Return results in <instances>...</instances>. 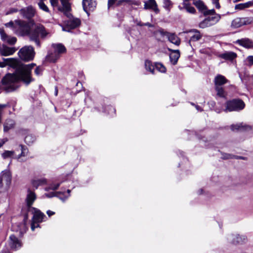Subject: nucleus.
<instances>
[{"mask_svg": "<svg viewBox=\"0 0 253 253\" xmlns=\"http://www.w3.org/2000/svg\"><path fill=\"white\" fill-rule=\"evenodd\" d=\"M16 71L13 73H8L2 78L1 83L3 88L6 92H11L16 89L18 87V83L21 82L26 85H28L34 81L32 77L31 71L36 66V64H23L17 59Z\"/></svg>", "mask_w": 253, "mask_h": 253, "instance_id": "nucleus-1", "label": "nucleus"}, {"mask_svg": "<svg viewBox=\"0 0 253 253\" xmlns=\"http://www.w3.org/2000/svg\"><path fill=\"white\" fill-rule=\"evenodd\" d=\"M4 26L10 28L16 35L20 36L28 35L30 27L28 23L21 20L10 21L4 24Z\"/></svg>", "mask_w": 253, "mask_h": 253, "instance_id": "nucleus-2", "label": "nucleus"}, {"mask_svg": "<svg viewBox=\"0 0 253 253\" xmlns=\"http://www.w3.org/2000/svg\"><path fill=\"white\" fill-rule=\"evenodd\" d=\"M47 34L48 33L43 26L37 24L32 29L30 28L29 33L27 36H29L31 41L34 42L37 47H40L41 46L40 39H44Z\"/></svg>", "mask_w": 253, "mask_h": 253, "instance_id": "nucleus-3", "label": "nucleus"}, {"mask_svg": "<svg viewBox=\"0 0 253 253\" xmlns=\"http://www.w3.org/2000/svg\"><path fill=\"white\" fill-rule=\"evenodd\" d=\"M245 107L244 102L240 99H233L227 101L225 103V112H239L242 110Z\"/></svg>", "mask_w": 253, "mask_h": 253, "instance_id": "nucleus-4", "label": "nucleus"}, {"mask_svg": "<svg viewBox=\"0 0 253 253\" xmlns=\"http://www.w3.org/2000/svg\"><path fill=\"white\" fill-rule=\"evenodd\" d=\"M18 54L22 60L28 62L33 60L35 52L33 46H25L20 49Z\"/></svg>", "mask_w": 253, "mask_h": 253, "instance_id": "nucleus-5", "label": "nucleus"}, {"mask_svg": "<svg viewBox=\"0 0 253 253\" xmlns=\"http://www.w3.org/2000/svg\"><path fill=\"white\" fill-rule=\"evenodd\" d=\"M27 212H31L33 214L32 222L31 223V229L32 231H34L36 228L39 226L38 223L42 222L44 217H45L46 216L40 210L35 208H31V211Z\"/></svg>", "mask_w": 253, "mask_h": 253, "instance_id": "nucleus-6", "label": "nucleus"}, {"mask_svg": "<svg viewBox=\"0 0 253 253\" xmlns=\"http://www.w3.org/2000/svg\"><path fill=\"white\" fill-rule=\"evenodd\" d=\"M68 18V20L65 21L64 24L62 26V30L64 31L71 32L72 30L80 26L81 21L79 18L74 17L72 14Z\"/></svg>", "mask_w": 253, "mask_h": 253, "instance_id": "nucleus-7", "label": "nucleus"}, {"mask_svg": "<svg viewBox=\"0 0 253 253\" xmlns=\"http://www.w3.org/2000/svg\"><path fill=\"white\" fill-rule=\"evenodd\" d=\"M52 46L55 49V52L54 53H51L47 56L46 58L50 62H55L60 57V54L65 52L66 49L61 43L53 44Z\"/></svg>", "mask_w": 253, "mask_h": 253, "instance_id": "nucleus-8", "label": "nucleus"}, {"mask_svg": "<svg viewBox=\"0 0 253 253\" xmlns=\"http://www.w3.org/2000/svg\"><path fill=\"white\" fill-rule=\"evenodd\" d=\"M220 14H216L214 16H209L201 21L199 25L200 28L204 29L212 26L216 24L220 19Z\"/></svg>", "mask_w": 253, "mask_h": 253, "instance_id": "nucleus-9", "label": "nucleus"}, {"mask_svg": "<svg viewBox=\"0 0 253 253\" xmlns=\"http://www.w3.org/2000/svg\"><path fill=\"white\" fill-rule=\"evenodd\" d=\"M253 23V17H238L234 19L231 24L232 27L237 28L243 25H249Z\"/></svg>", "mask_w": 253, "mask_h": 253, "instance_id": "nucleus-10", "label": "nucleus"}, {"mask_svg": "<svg viewBox=\"0 0 253 253\" xmlns=\"http://www.w3.org/2000/svg\"><path fill=\"white\" fill-rule=\"evenodd\" d=\"M227 239L230 243L234 245L242 244L247 241V238L246 236L240 235L239 234H229L228 235Z\"/></svg>", "mask_w": 253, "mask_h": 253, "instance_id": "nucleus-11", "label": "nucleus"}, {"mask_svg": "<svg viewBox=\"0 0 253 253\" xmlns=\"http://www.w3.org/2000/svg\"><path fill=\"white\" fill-rule=\"evenodd\" d=\"M96 2L95 0H83V7L84 10L88 16L89 12L93 11L96 8Z\"/></svg>", "mask_w": 253, "mask_h": 253, "instance_id": "nucleus-12", "label": "nucleus"}, {"mask_svg": "<svg viewBox=\"0 0 253 253\" xmlns=\"http://www.w3.org/2000/svg\"><path fill=\"white\" fill-rule=\"evenodd\" d=\"M71 190L68 189L67 191V195L65 192H56L45 193V196L47 198H52L54 196L58 197L60 200L65 201L70 196Z\"/></svg>", "mask_w": 253, "mask_h": 253, "instance_id": "nucleus-13", "label": "nucleus"}, {"mask_svg": "<svg viewBox=\"0 0 253 253\" xmlns=\"http://www.w3.org/2000/svg\"><path fill=\"white\" fill-rule=\"evenodd\" d=\"M2 61L0 62V67L3 68L6 66H8L15 70L16 71V65L17 63V59L13 58H2Z\"/></svg>", "mask_w": 253, "mask_h": 253, "instance_id": "nucleus-14", "label": "nucleus"}, {"mask_svg": "<svg viewBox=\"0 0 253 253\" xmlns=\"http://www.w3.org/2000/svg\"><path fill=\"white\" fill-rule=\"evenodd\" d=\"M69 0H60L62 5L59 6L58 9L59 11L63 12L67 17H69L71 15L70 13L71 5L69 2Z\"/></svg>", "mask_w": 253, "mask_h": 253, "instance_id": "nucleus-15", "label": "nucleus"}, {"mask_svg": "<svg viewBox=\"0 0 253 253\" xmlns=\"http://www.w3.org/2000/svg\"><path fill=\"white\" fill-rule=\"evenodd\" d=\"M36 199V195L35 193L29 189L28 190V193L27 195V197L26 198V203L27 206V211H31V208H34L32 207L33 203Z\"/></svg>", "mask_w": 253, "mask_h": 253, "instance_id": "nucleus-16", "label": "nucleus"}, {"mask_svg": "<svg viewBox=\"0 0 253 253\" xmlns=\"http://www.w3.org/2000/svg\"><path fill=\"white\" fill-rule=\"evenodd\" d=\"M19 11L23 18L28 19L32 18L35 14V9L31 6L22 8Z\"/></svg>", "mask_w": 253, "mask_h": 253, "instance_id": "nucleus-17", "label": "nucleus"}, {"mask_svg": "<svg viewBox=\"0 0 253 253\" xmlns=\"http://www.w3.org/2000/svg\"><path fill=\"white\" fill-rule=\"evenodd\" d=\"M9 244L11 249L15 251L18 250L22 246L21 242L14 235L10 236Z\"/></svg>", "mask_w": 253, "mask_h": 253, "instance_id": "nucleus-18", "label": "nucleus"}, {"mask_svg": "<svg viewBox=\"0 0 253 253\" xmlns=\"http://www.w3.org/2000/svg\"><path fill=\"white\" fill-rule=\"evenodd\" d=\"M0 176L2 178V181L5 183L7 188H9L11 182V173L9 170L6 169L2 171Z\"/></svg>", "mask_w": 253, "mask_h": 253, "instance_id": "nucleus-19", "label": "nucleus"}, {"mask_svg": "<svg viewBox=\"0 0 253 253\" xmlns=\"http://www.w3.org/2000/svg\"><path fill=\"white\" fill-rule=\"evenodd\" d=\"M0 35L1 40L9 44H14L17 41V39L15 37L7 35L2 30H0Z\"/></svg>", "mask_w": 253, "mask_h": 253, "instance_id": "nucleus-20", "label": "nucleus"}, {"mask_svg": "<svg viewBox=\"0 0 253 253\" xmlns=\"http://www.w3.org/2000/svg\"><path fill=\"white\" fill-rule=\"evenodd\" d=\"M16 49L14 47H10L5 45L0 46V54L1 56H9L12 55Z\"/></svg>", "mask_w": 253, "mask_h": 253, "instance_id": "nucleus-21", "label": "nucleus"}, {"mask_svg": "<svg viewBox=\"0 0 253 253\" xmlns=\"http://www.w3.org/2000/svg\"><path fill=\"white\" fill-rule=\"evenodd\" d=\"M169 50L171 51L169 54L170 61L173 65H176L180 57V51L179 50H173L169 48Z\"/></svg>", "mask_w": 253, "mask_h": 253, "instance_id": "nucleus-22", "label": "nucleus"}, {"mask_svg": "<svg viewBox=\"0 0 253 253\" xmlns=\"http://www.w3.org/2000/svg\"><path fill=\"white\" fill-rule=\"evenodd\" d=\"M236 43L247 48H253V42L248 38L238 40Z\"/></svg>", "mask_w": 253, "mask_h": 253, "instance_id": "nucleus-23", "label": "nucleus"}, {"mask_svg": "<svg viewBox=\"0 0 253 253\" xmlns=\"http://www.w3.org/2000/svg\"><path fill=\"white\" fill-rule=\"evenodd\" d=\"M144 8L145 9H152L156 13H158L160 11L159 9L158 8V5L156 3V1H145L144 2Z\"/></svg>", "mask_w": 253, "mask_h": 253, "instance_id": "nucleus-24", "label": "nucleus"}, {"mask_svg": "<svg viewBox=\"0 0 253 253\" xmlns=\"http://www.w3.org/2000/svg\"><path fill=\"white\" fill-rule=\"evenodd\" d=\"M219 57L225 60L232 61L237 57V54L232 51H225L219 54Z\"/></svg>", "mask_w": 253, "mask_h": 253, "instance_id": "nucleus-25", "label": "nucleus"}, {"mask_svg": "<svg viewBox=\"0 0 253 253\" xmlns=\"http://www.w3.org/2000/svg\"><path fill=\"white\" fill-rule=\"evenodd\" d=\"M228 82V80L225 77L221 75H217L214 80L215 86H222Z\"/></svg>", "mask_w": 253, "mask_h": 253, "instance_id": "nucleus-26", "label": "nucleus"}, {"mask_svg": "<svg viewBox=\"0 0 253 253\" xmlns=\"http://www.w3.org/2000/svg\"><path fill=\"white\" fill-rule=\"evenodd\" d=\"M193 4L198 9L199 11L204 14V12L207 9V6L203 1L201 0H194Z\"/></svg>", "mask_w": 253, "mask_h": 253, "instance_id": "nucleus-27", "label": "nucleus"}, {"mask_svg": "<svg viewBox=\"0 0 253 253\" xmlns=\"http://www.w3.org/2000/svg\"><path fill=\"white\" fill-rule=\"evenodd\" d=\"M252 6H253V1H249L245 3L236 4L235 6V9L237 10H242Z\"/></svg>", "mask_w": 253, "mask_h": 253, "instance_id": "nucleus-28", "label": "nucleus"}, {"mask_svg": "<svg viewBox=\"0 0 253 253\" xmlns=\"http://www.w3.org/2000/svg\"><path fill=\"white\" fill-rule=\"evenodd\" d=\"M168 40L171 43L176 45H179L180 43V39L175 34L170 33L168 38Z\"/></svg>", "mask_w": 253, "mask_h": 253, "instance_id": "nucleus-29", "label": "nucleus"}, {"mask_svg": "<svg viewBox=\"0 0 253 253\" xmlns=\"http://www.w3.org/2000/svg\"><path fill=\"white\" fill-rule=\"evenodd\" d=\"M191 32H194V34L190 38V42H196L200 40L202 37V35L200 34L199 31L196 29H193L191 31Z\"/></svg>", "mask_w": 253, "mask_h": 253, "instance_id": "nucleus-30", "label": "nucleus"}, {"mask_svg": "<svg viewBox=\"0 0 253 253\" xmlns=\"http://www.w3.org/2000/svg\"><path fill=\"white\" fill-rule=\"evenodd\" d=\"M14 125V122L13 120L11 119H7L6 120L4 124L3 130L4 131L6 132L8 131L10 129L12 128Z\"/></svg>", "mask_w": 253, "mask_h": 253, "instance_id": "nucleus-31", "label": "nucleus"}, {"mask_svg": "<svg viewBox=\"0 0 253 253\" xmlns=\"http://www.w3.org/2000/svg\"><path fill=\"white\" fill-rule=\"evenodd\" d=\"M145 66L146 70L149 71L152 74H154L155 64L153 65L150 60H146L145 62Z\"/></svg>", "mask_w": 253, "mask_h": 253, "instance_id": "nucleus-32", "label": "nucleus"}, {"mask_svg": "<svg viewBox=\"0 0 253 253\" xmlns=\"http://www.w3.org/2000/svg\"><path fill=\"white\" fill-rule=\"evenodd\" d=\"M215 89L218 96L220 97H225L226 93L222 86H215Z\"/></svg>", "mask_w": 253, "mask_h": 253, "instance_id": "nucleus-33", "label": "nucleus"}, {"mask_svg": "<svg viewBox=\"0 0 253 253\" xmlns=\"http://www.w3.org/2000/svg\"><path fill=\"white\" fill-rule=\"evenodd\" d=\"M183 5V8L185 9L188 12L192 14H194L196 12V9L195 8L191 6L190 4L184 2Z\"/></svg>", "mask_w": 253, "mask_h": 253, "instance_id": "nucleus-34", "label": "nucleus"}, {"mask_svg": "<svg viewBox=\"0 0 253 253\" xmlns=\"http://www.w3.org/2000/svg\"><path fill=\"white\" fill-rule=\"evenodd\" d=\"M35 140L36 137L31 134L27 135L25 138V143L29 145L32 144Z\"/></svg>", "mask_w": 253, "mask_h": 253, "instance_id": "nucleus-35", "label": "nucleus"}, {"mask_svg": "<svg viewBox=\"0 0 253 253\" xmlns=\"http://www.w3.org/2000/svg\"><path fill=\"white\" fill-rule=\"evenodd\" d=\"M155 68L162 73H165L166 72V67L161 63H155Z\"/></svg>", "mask_w": 253, "mask_h": 253, "instance_id": "nucleus-36", "label": "nucleus"}, {"mask_svg": "<svg viewBox=\"0 0 253 253\" xmlns=\"http://www.w3.org/2000/svg\"><path fill=\"white\" fill-rule=\"evenodd\" d=\"M14 154V151H5L2 154V157L3 159L11 158Z\"/></svg>", "mask_w": 253, "mask_h": 253, "instance_id": "nucleus-37", "label": "nucleus"}, {"mask_svg": "<svg viewBox=\"0 0 253 253\" xmlns=\"http://www.w3.org/2000/svg\"><path fill=\"white\" fill-rule=\"evenodd\" d=\"M244 126L242 124H237L235 125H232L230 126V128L232 130H238L244 129Z\"/></svg>", "mask_w": 253, "mask_h": 253, "instance_id": "nucleus-38", "label": "nucleus"}, {"mask_svg": "<svg viewBox=\"0 0 253 253\" xmlns=\"http://www.w3.org/2000/svg\"><path fill=\"white\" fill-rule=\"evenodd\" d=\"M164 7L168 10H169L172 5V3L170 1V0H164Z\"/></svg>", "mask_w": 253, "mask_h": 253, "instance_id": "nucleus-39", "label": "nucleus"}, {"mask_svg": "<svg viewBox=\"0 0 253 253\" xmlns=\"http://www.w3.org/2000/svg\"><path fill=\"white\" fill-rule=\"evenodd\" d=\"M60 185V183H52L50 184L49 186L45 188V190L48 191L49 189L55 190L58 188L59 186Z\"/></svg>", "mask_w": 253, "mask_h": 253, "instance_id": "nucleus-40", "label": "nucleus"}, {"mask_svg": "<svg viewBox=\"0 0 253 253\" xmlns=\"http://www.w3.org/2000/svg\"><path fill=\"white\" fill-rule=\"evenodd\" d=\"M204 16H207V15H211V16H214L216 14H218L215 12V11L214 9H212L211 10H208L207 8L206 9L205 11L204 12Z\"/></svg>", "mask_w": 253, "mask_h": 253, "instance_id": "nucleus-41", "label": "nucleus"}, {"mask_svg": "<svg viewBox=\"0 0 253 253\" xmlns=\"http://www.w3.org/2000/svg\"><path fill=\"white\" fill-rule=\"evenodd\" d=\"M44 181V180L42 179L35 180L32 181V185L37 189L39 186L42 185Z\"/></svg>", "mask_w": 253, "mask_h": 253, "instance_id": "nucleus-42", "label": "nucleus"}, {"mask_svg": "<svg viewBox=\"0 0 253 253\" xmlns=\"http://www.w3.org/2000/svg\"><path fill=\"white\" fill-rule=\"evenodd\" d=\"M38 5H39L40 8L41 9H42V10H43L45 12L49 11L48 8L47 7V6L44 4V3L43 1H40L38 3Z\"/></svg>", "mask_w": 253, "mask_h": 253, "instance_id": "nucleus-43", "label": "nucleus"}, {"mask_svg": "<svg viewBox=\"0 0 253 253\" xmlns=\"http://www.w3.org/2000/svg\"><path fill=\"white\" fill-rule=\"evenodd\" d=\"M118 0H108L107 7L108 9L114 8V5Z\"/></svg>", "mask_w": 253, "mask_h": 253, "instance_id": "nucleus-44", "label": "nucleus"}, {"mask_svg": "<svg viewBox=\"0 0 253 253\" xmlns=\"http://www.w3.org/2000/svg\"><path fill=\"white\" fill-rule=\"evenodd\" d=\"M123 2H126V3H129V4H135L136 5H138V4L136 2H132L130 0H119L118 1V3H117V5H119Z\"/></svg>", "mask_w": 253, "mask_h": 253, "instance_id": "nucleus-45", "label": "nucleus"}, {"mask_svg": "<svg viewBox=\"0 0 253 253\" xmlns=\"http://www.w3.org/2000/svg\"><path fill=\"white\" fill-rule=\"evenodd\" d=\"M221 155H222L221 158L222 159H224V160L233 159V157H234V156H233V155H232L230 154H228V153H224L221 152Z\"/></svg>", "mask_w": 253, "mask_h": 253, "instance_id": "nucleus-46", "label": "nucleus"}, {"mask_svg": "<svg viewBox=\"0 0 253 253\" xmlns=\"http://www.w3.org/2000/svg\"><path fill=\"white\" fill-rule=\"evenodd\" d=\"M43 71V68L41 66H38L35 70V74L37 76H41L42 75Z\"/></svg>", "mask_w": 253, "mask_h": 253, "instance_id": "nucleus-47", "label": "nucleus"}, {"mask_svg": "<svg viewBox=\"0 0 253 253\" xmlns=\"http://www.w3.org/2000/svg\"><path fill=\"white\" fill-rule=\"evenodd\" d=\"M19 11L17 8L14 7H11L8 9L5 13V15L11 14L14 13H16Z\"/></svg>", "mask_w": 253, "mask_h": 253, "instance_id": "nucleus-48", "label": "nucleus"}, {"mask_svg": "<svg viewBox=\"0 0 253 253\" xmlns=\"http://www.w3.org/2000/svg\"><path fill=\"white\" fill-rule=\"evenodd\" d=\"M19 147L21 150V152H24V154L27 156V153H28V149L27 147L26 146L23 145L22 144H20L19 145Z\"/></svg>", "mask_w": 253, "mask_h": 253, "instance_id": "nucleus-49", "label": "nucleus"}, {"mask_svg": "<svg viewBox=\"0 0 253 253\" xmlns=\"http://www.w3.org/2000/svg\"><path fill=\"white\" fill-rule=\"evenodd\" d=\"M158 32L161 34L162 36H166L167 38L170 35V33L165 31L163 29H160L158 30Z\"/></svg>", "mask_w": 253, "mask_h": 253, "instance_id": "nucleus-50", "label": "nucleus"}, {"mask_svg": "<svg viewBox=\"0 0 253 253\" xmlns=\"http://www.w3.org/2000/svg\"><path fill=\"white\" fill-rule=\"evenodd\" d=\"M212 3L215 5L216 8L219 9L220 7L219 0H212Z\"/></svg>", "mask_w": 253, "mask_h": 253, "instance_id": "nucleus-51", "label": "nucleus"}, {"mask_svg": "<svg viewBox=\"0 0 253 253\" xmlns=\"http://www.w3.org/2000/svg\"><path fill=\"white\" fill-rule=\"evenodd\" d=\"M247 59L250 65H253V56H249Z\"/></svg>", "mask_w": 253, "mask_h": 253, "instance_id": "nucleus-52", "label": "nucleus"}, {"mask_svg": "<svg viewBox=\"0 0 253 253\" xmlns=\"http://www.w3.org/2000/svg\"><path fill=\"white\" fill-rule=\"evenodd\" d=\"M50 1L52 6H55L57 4L58 0H50Z\"/></svg>", "mask_w": 253, "mask_h": 253, "instance_id": "nucleus-53", "label": "nucleus"}, {"mask_svg": "<svg viewBox=\"0 0 253 253\" xmlns=\"http://www.w3.org/2000/svg\"><path fill=\"white\" fill-rule=\"evenodd\" d=\"M46 213L49 216H51V215L54 214L55 212L50 210H48L46 211Z\"/></svg>", "mask_w": 253, "mask_h": 253, "instance_id": "nucleus-54", "label": "nucleus"}, {"mask_svg": "<svg viewBox=\"0 0 253 253\" xmlns=\"http://www.w3.org/2000/svg\"><path fill=\"white\" fill-rule=\"evenodd\" d=\"M135 22L136 23L137 25H138V26H143V24L144 23H142L141 21H138V20H136L135 21Z\"/></svg>", "mask_w": 253, "mask_h": 253, "instance_id": "nucleus-55", "label": "nucleus"}, {"mask_svg": "<svg viewBox=\"0 0 253 253\" xmlns=\"http://www.w3.org/2000/svg\"><path fill=\"white\" fill-rule=\"evenodd\" d=\"M233 156H234V157H233V158H235L236 159H243V160L245 159V158L242 156H236V155H233Z\"/></svg>", "mask_w": 253, "mask_h": 253, "instance_id": "nucleus-56", "label": "nucleus"}, {"mask_svg": "<svg viewBox=\"0 0 253 253\" xmlns=\"http://www.w3.org/2000/svg\"><path fill=\"white\" fill-rule=\"evenodd\" d=\"M26 155L24 154V152H21V154L18 155V156H17V159H20L21 157H25L26 156Z\"/></svg>", "mask_w": 253, "mask_h": 253, "instance_id": "nucleus-57", "label": "nucleus"}, {"mask_svg": "<svg viewBox=\"0 0 253 253\" xmlns=\"http://www.w3.org/2000/svg\"><path fill=\"white\" fill-rule=\"evenodd\" d=\"M143 26H147L149 27H153V25L149 22L144 23Z\"/></svg>", "mask_w": 253, "mask_h": 253, "instance_id": "nucleus-58", "label": "nucleus"}, {"mask_svg": "<svg viewBox=\"0 0 253 253\" xmlns=\"http://www.w3.org/2000/svg\"><path fill=\"white\" fill-rule=\"evenodd\" d=\"M5 142L3 139L0 140V148L4 144Z\"/></svg>", "mask_w": 253, "mask_h": 253, "instance_id": "nucleus-59", "label": "nucleus"}, {"mask_svg": "<svg viewBox=\"0 0 253 253\" xmlns=\"http://www.w3.org/2000/svg\"><path fill=\"white\" fill-rule=\"evenodd\" d=\"M54 94L55 96H57L58 94V88L57 86L55 87V91H54Z\"/></svg>", "mask_w": 253, "mask_h": 253, "instance_id": "nucleus-60", "label": "nucleus"}, {"mask_svg": "<svg viewBox=\"0 0 253 253\" xmlns=\"http://www.w3.org/2000/svg\"><path fill=\"white\" fill-rule=\"evenodd\" d=\"M2 187V178L0 176V188Z\"/></svg>", "mask_w": 253, "mask_h": 253, "instance_id": "nucleus-61", "label": "nucleus"}, {"mask_svg": "<svg viewBox=\"0 0 253 253\" xmlns=\"http://www.w3.org/2000/svg\"><path fill=\"white\" fill-rule=\"evenodd\" d=\"M196 108L197 110H198V111H202V110L201 109V107L199 106H198V105H196Z\"/></svg>", "mask_w": 253, "mask_h": 253, "instance_id": "nucleus-62", "label": "nucleus"}, {"mask_svg": "<svg viewBox=\"0 0 253 253\" xmlns=\"http://www.w3.org/2000/svg\"><path fill=\"white\" fill-rule=\"evenodd\" d=\"M110 109L112 111V112H115V109L112 107H109Z\"/></svg>", "mask_w": 253, "mask_h": 253, "instance_id": "nucleus-63", "label": "nucleus"}, {"mask_svg": "<svg viewBox=\"0 0 253 253\" xmlns=\"http://www.w3.org/2000/svg\"><path fill=\"white\" fill-rule=\"evenodd\" d=\"M28 219V213H26L24 215V219Z\"/></svg>", "mask_w": 253, "mask_h": 253, "instance_id": "nucleus-64", "label": "nucleus"}]
</instances>
